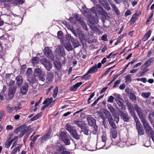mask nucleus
<instances>
[{
  "label": "nucleus",
  "instance_id": "1",
  "mask_svg": "<svg viewBox=\"0 0 154 154\" xmlns=\"http://www.w3.org/2000/svg\"><path fill=\"white\" fill-rule=\"evenodd\" d=\"M91 11L93 15L91 14L90 11L86 8L83 10V13L88 20L89 25L92 30H95L97 29L96 24L98 23L99 19V17L97 16V12L100 15L103 16L105 19L107 16V14L102 6L98 4H97L95 7H92L91 9Z\"/></svg>",
  "mask_w": 154,
  "mask_h": 154
},
{
  "label": "nucleus",
  "instance_id": "2",
  "mask_svg": "<svg viewBox=\"0 0 154 154\" xmlns=\"http://www.w3.org/2000/svg\"><path fill=\"white\" fill-rule=\"evenodd\" d=\"M72 17L69 18V20L71 23L76 26H78V22L80 24L82 28L86 30H87L88 29L87 25L84 22V20L79 14L77 13H74L72 14Z\"/></svg>",
  "mask_w": 154,
  "mask_h": 154
},
{
  "label": "nucleus",
  "instance_id": "3",
  "mask_svg": "<svg viewBox=\"0 0 154 154\" xmlns=\"http://www.w3.org/2000/svg\"><path fill=\"white\" fill-rule=\"evenodd\" d=\"M41 63L43 65L45 68L48 71H50L52 68V62L49 60L45 58H42L40 60Z\"/></svg>",
  "mask_w": 154,
  "mask_h": 154
},
{
  "label": "nucleus",
  "instance_id": "4",
  "mask_svg": "<svg viewBox=\"0 0 154 154\" xmlns=\"http://www.w3.org/2000/svg\"><path fill=\"white\" fill-rule=\"evenodd\" d=\"M21 108V107L19 106L14 107L10 106V104H8L7 105V112L10 114H14Z\"/></svg>",
  "mask_w": 154,
  "mask_h": 154
},
{
  "label": "nucleus",
  "instance_id": "5",
  "mask_svg": "<svg viewBox=\"0 0 154 154\" xmlns=\"http://www.w3.org/2000/svg\"><path fill=\"white\" fill-rule=\"evenodd\" d=\"M60 139L62 140L66 145H69L70 144V141L66 132H62L60 135Z\"/></svg>",
  "mask_w": 154,
  "mask_h": 154
},
{
  "label": "nucleus",
  "instance_id": "6",
  "mask_svg": "<svg viewBox=\"0 0 154 154\" xmlns=\"http://www.w3.org/2000/svg\"><path fill=\"white\" fill-rule=\"evenodd\" d=\"M26 131V128L24 126H20L17 128L14 131V132L17 134L19 133V136L20 137H23Z\"/></svg>",
  "mask_w": 154,
  "mask_h": 154
},
{
  "label": "nucleus",
  "instance_id": "7",
  "mask_svg": "<svg viewBox=\"0 0 154 154\" xmlns=\"http://www.w3.org/2000/svg\"><path fill=\"white\" fill-rule=\"evenodd\" d=\"M55 53L60 57H64L66 55L65 52L63 47L60 46L57 47L55 50Z\"/></svg>",
  "mask_w": 154,
  "mask_h": 154
},
{
  "label": "nucleus",
  "instance_id": "8",
  "mask_svg": "<svg viewBox=\"0 0 154 154\" xmlns=\"http://www.w3.org/2000/svg\"><path fill=\"white\" fill-rule=\"evenodd\" d=\"M44 54L49 59L53 60L54 56L51 50L48 47H46L44 50Z\"/></svg>",
  "mask_w": 154,
  "mask_h": 154
},
{
  "label": "nucleus",
  "instance_id": "9",
  "mask_svg": "<svg viewBox=\"0 0 154 154\" xmlns=\"http://www.w3.org/2000/svg\"><path fill=\"white\" fill-rule=\"evenodd\" d=\"M134 108L140 119L145 117L143 114V111L141 109L140 107L136 104L134 105Z\"/></svg>",
  "mask_w": 154,
  "mask_h": 154
},
{
  "label": "nucleus",
  "instance_id": "10",
  "mask_svg": "<svg viewBox=\"0 0 154 154\" xmlns=\"http://www.w3.org/2000/svg\"><path fill=\"white\" fill-rule=\"evenodd\" d=\"M11 74H6L5 76L6 79V82L7 84L9 86V88L15 87L14 86V81L11 79Z\"/></svg>",
  "mask_w": 154,
  "mask_h": 154
},
{
  "label": "nucleus",
  "instance_id": "11",
  "mask_svg": "<svg viewBox=\"0 0 154 154\" xmlns=\"http://www.w3.org/2000/svg\"><path fill=\"white\" fill-rule=\"evenodd\" d=\"M61 42L64 45L65 48L68 51H71L73 49L72 46L70 44V42L69 41H63L62 40H60Z\"/></svg>",
  "mask_w": 154,
  "mask_h": 154
},
{
  "label": "nucleus",
  "instance_id": "12",
  "mask_svg": "<svg viewBox=\"0 0 154 154\" xmlns=\"http://www.w3.org/2000/svg\"><path fill=\"white\" fill-rule=\"evenodd\" d=\"M28 85L27 83H24L23 85L20 88V92L21 94L23 95L26 94L28 91Z\"/></svg>",
  "mask_w": 154,
  "mask_h": 154
},
{
  "label": "nucleus",
  "instance_id": "13",
  "mask_svg": "<svg viewBox=\"0 0 154 154\" xmlns=\"http://www.w3.org/2000/svg\"><path fill=\"white\" fill-rule=\"evenodd\" d=\"M98 70L96 66H94L90 68L88 70L87 73L83 77L85 78H86L89 74H93L96 72Z\"/></svg>",
  "mask_w": 154,
  "mask_h": 154
},
{
  "label": "nucleus",
  "instance_id": "14",
  "mask_svg": "<svg viewBox=\"0 0 154 154\" xmlns=\"http://www.w3.org/2000/svg\"><path fill=\"white\" fill-rule=\"evenodd\" d=\"M119 113L121 118L125 122H128L129 121L130 118L127 113H124L121 111H119Z\"/></svg>",
  "mask_w": 154,
  "mask_h": 154
},
{
  "label": "nucleus",
  "instance_id": "15",
  "mask_svg": "<svg viewBox=\"0 0 154 154\" xmlns=\"http://www.w3.org/2000/svg\"><path fill=\"white\" fill-rule=\"evenodd\" d=\"M87 119L88 122V124L90 126L94 125L95 124L96 120L91 116H88Z\"/></svg>",
  "mask_w": 154,
  "mask_h": 154
},
{
  "label": "nucleus",
  "instance_id": "16",
  "mask_svg": "<svg viewBox=\"0 0 154 154\" xmlns=\"http://www.w3.org/2000/svg\"><path fill=\"white\" fill-rule=\"evenodd\" d=\"M136 128L137 130L138 135H143L144 134V131L141 124L136 125Z\"/></svg>",
  "mask_w": 154,
  "mask_h": 154
},
{
  "label": "nucleus",
  "instance_id": "17",
  "mask_svg": "<svg viewBox=\"0 0 154 154\" xmlns=\"http://www.w3.org/2000/svg\"><path fill=\"white\" fill-rule=\"evenodd\" d=\"M54 78V74L53 72H48L46 79V81L50 82L53 80Z\"/></svg>",
  "mask_w": 154,
  "mask_h": 154
},
{
  "label": "nucleus",
  "instance_id": "18",
  "mask_svg": "<svg viewBox=\"0 0 154 154\" xmlns=\"http://www.w3.org/2000/svg\"><path fill=\"white\" fill-rule=\"evenodd\" d=\"M103 113L105 114L106 118L107 119L108 121L112 120V116L108 110L106 109H104L103 111Z\"/></svg>",
  "mask_w": 154,
  "mask_h": 154
},
{
  "label": "nucleus",
  "instance_id": "19",
  "mask_svg": "<svg viewBox=\"0 0 154 154\" xmlns=\"http://www.w3.org/2000/svg\"><path fill=\"white\" fill-rule=\"evenodd\" d=\"M16 90V88L15 87L9 88L8 95L10 97H13L15 93Z\"/></svg>",
  "mask_w": 154,
  "mask_h": 154
},
{
  "label": "nucleus",
  "instance_id": "20",
  "mask_svg": "<svg viewBox=\"0 0 154 154\" xmlns=\"http://www.w3.org/2000/svg\"><path fill=\"white\" fill-rule=\"evenodd\" d=\"M82 84V82H78L74 85L72 86L70 88V90L72 91H75L77 90V88L79 87Z\"/></svg>",
  "mask_w": 154,
  "mask_h": 154
},
{
  "label": "nucleus",
  "instance_id": "21",
  "mask_svg": "<svg viewBox=\"0 0 154 154\" xmlns=\"http://www.w3.org/2000/svg\"><path fill=\"white\" fill-rule=\"evenodd\" d=\"M72 136L76 140H79L80 139V136L77 134L76 131L75 129L70 133Z\"/></svg>",
  "mask_w": 154,
  "mask_h": 154
},
{
  "label": "nucleus",
  "instance_id": "22",
  "mask_svg": "<svg viewBox=\"0 0 154 154\" xmlns=\"http://www.w3.org/2000/svg\"><path fill=\"white\" fill-rule=\"evenodd\" d=\"M42 70L40 68H37L35 69L34 74L35 76L38 77L42 75Z\"/></svg>",
  "mask_w": 154,
  "mask_h": 154
},
{
  "label": "nucleus",
  "instance_id": "23",
  "mask_svg": "<svg viewBox=\"0 0 154 154\" xmlns=\"http://www.w3.org/2000/svg\"><path fill=\"white\" fill-rule=\"evenodd\" d=\"M54 101H53V98L52 97L46 98L45 100L44 101L43 103V104H46L48 106L51 104L52 102H54Z\"/></svg>",
  "mask_w": 154,
  "mask_h": 154
},
{
  "label": "nucleus",
  "instance_id": "24",
  "mask_svg": "<svg viewBox=\"0 0 154 154\" xmlns=\"http://www.w3.org/2000/svg\"><path fill=\"white\" fill-rule=\"evenodd\" d=\"M24 0H10L8 2H10L13 4L20 5L24 3Z\"/></svg>",
  "mask_w": 154,
  "mask_h": 154
},
{
  "label": "nucleus",
  "instance_id": "25",
  "mask_svg": "<svg viewBox=\"0 0 154 154\" xmlns=\"http://www.w3.org/2000/svg\"><path fill=\"white\" fill-rule=\"evenodd\" d=\"M102 142L101 141L99 142H97V144H96V148L97 149H101V148H103L105 149H107L110 147V146H106V148H104V146H102V144L103 143H102Z\"/></svg>",
  "mask_w": 154,
  "mask_h": 154
},
{
  "label": "nucleus",
  "instance_id": "26",
  "mask_svg": "<svg viewBox=\"0 0 154 154\" xmlns=\"http://www.w3.org/2000/svg\"><path fill=\"white\" fill-rule=\"evenodd\" d=\"M154 61V57L149 58L147 60L145 63L144 64L147 66L149 67L151 65V64Z\"/></svg>",
  "mask_w": 154,
  "mask_h": 154
},
{
  "label": "nucleus",
  "instance_id": "27",
  "mask_svg": "<svg viewBox=\"0 0 154 154\" xmlns=\"http://www.w3.org/2000/svg\"><path fill=\"white\" fill-rule=\"evenodd\" d=\"M17 84L18 86H20L23 83L22 77L20 75L17 76L16 78Z\"/></svg>",
  "mask_w": 154,
  "mask_h": 154
},
{
  "label": "nucleus",
  "instance_id": "28",
  "mask_svg": "<svg viewBox=\"0 0 154 154\" xmlns=\"http://www.w3.org/2000/svg\"><path fill=\"white\" fill-rule=\"evenodd\" d=\"M71 42L74 48L78 47L80 45L79 41L76 39H73L71 40Z\"/></svg>",
  "mask_w": 154,
  "mask_h": 154
},
{
  "label": "nucleus",
  "instance_id": "29",
  "mask_svg": "<svg viewBox=\"0 0 154 154\" xmlns=\"http://www.w3.org/2000/svg\"><path fill=\"white\" fill-rule=\"evenodd\" d=\"M32 64L33 65L38 66L39 63V58L37 57H35L32 59Z\"/></svg>",
  "mask_w": 154,
  "mask_h": 154
},
{
  "label": "nucleus",
  "instance_id": "30",
  "mask_svg": "<svg viewBox=\"0 0 154 154\" xmlns=\"http://www.w3.org/2000/svg\"><path fill=\"white\" fill-rule=\"evenodd\" d=\"M101 138L102 142V143H103V144H102V146H107V143H106L107 138L106 137V135L105 134H103Z\"/></svg>",
  "mask_w": 154,
  "mask_h": 154
},
{
  "label": "nucleus",
  "instance_id": "31",
  "mask_svg": "<svg viewBox=\"0 0 154 154\" xmlns=\"http://www.w3.org/2000/svg\"><path fill=\"white\" fill-rule=\"evenodd\" d=\"M50 135V133L48 132L43 136L42 137L41 141L43 143L45 141L49 138Z\"/></svg>",
  "mask_w": 154,
  "mask_h": 154
},
{
  "label": "nucleus",
  "instance_id": "32",
  "mask_svg": "<svg viewBox=\"0 0 154 154\" xmlns=\"http://www.w3.org/2000/svg\"><path fill=\"white\" fill-rule=\"evenodd\" d=\"M66 130H67L70 133L73 131V130L75 129H74L73 127L70 124H67L66 125Z\"/></svg>",
  "mask_w": 154,
  "mask_h": 154
},
{
  "label": "nucleus",
  "instance_id": "33",
  "mask_svg": "<svg viewBox=\"0 0 154 154\" xmlns=\"http://www.w3.org/2000/svg\"><path fill=\"white\" fill-rule=\"evenodd\" d=\"M140 119L143 124V125L144 128L150 126L146 121L145 117L141 119Z\"/></svg>",
  "mask_w": 154,
  "mask_h": 154
},
{
  "label": "nucleus",
  "instance_id": "34",
  "mask_svg": "<svg viewBox=\"0 0 154 154\" xmlns=\"http://www.w3.org/2000/svg\"><path fill=\"white\" fill-rule=\"evenodd\" d=\"M54 64L57 69H59L61 66L60 62L59 60H56L54 61Z\"/></svg>",
  "mask_w": 154,
  "mask_h": 154
},
{
  "label": "nucleus",
  "instance_id": "35",
  "mask_svg": "<svg viewBox=\"0 0 154 154\" xmlns=\"http://www.w3.org/2000/svg\"><path fill=\"white\" fill-rule=\"evenodd\" d=\"M125 82L128 83L131 82L132 79L131 77V75L128 74L125 77Z\"/></svg>",
  "mask_w": 154,
  "mask_h": 154
},
{
  "label": "nucleus",
  "instance_id": "36",
  "mask_svg": "<svg viewBox=\"0 0 154 154\" xmlns=\"http://www.w3.org/2000/svg\"><path fill=\"white\" fill-rule=\"evenodd\" d=\"M107 107L112 115L115 114L116 112V110L111 105L108 104Z\"/></svg>",
  "mask_w": 154,
  "mask_h": 154
},
{
  "label": "nucleus",
  "instance_id": "37",
  "mask_svg": "<svg viewBox=\"0 0 154 154\" xmlns=\"http://www.w3.org/2000/svg\"><path fill=\"white\" fill-rule=\"evenodd\" d=\"M58 92V87H56L54 90L52 96L54 98H55L57 96V94Z\"/></svg>",
  "mask_w": 154,
  "mask_h": 154
},
{
  "label": "nucleus",
  "instance_id": "38",
  "mask_svg": "<svg viewBox=\"0 0 154 154\" xmlns=\"http://www.w3.org/2000/svg\"><path fill=\"white\" fill-rule=\"evenodd\" d=\"M111 133L112 137L114 139L115 138L117 134V131L115 129H112L111 130Z\"/></svg>",
  "mask_w": 154,
  "mask_h": 154
},
{
  "label": "nucleus",
  "instance_id": "39",
  "mask_svg": "<svg viewBox=\"0 0 154 154\" xmlns=\"http://www.w3.org/2000/svg\"><path fill=\"white\" fill-rule=\"evenodd\" d=\"M74 123L79 127L82 128L83 127L82 122L79 121H74Z\"/></svg>",
  "mask_w": 154,
  "mask_h": 154
},
{
  "label": "nucleus",
  "instance_id": "40",
  "mask_svg": "<svg viewBox=\"0 0 154 154\" xmlns=\"http://www.w3.org/2000/svg\"><path fill=\"white\" fill-rule=\"evenodd\" d=\"M148 67L144 64L141 66V69L143 71L147 72L149 70V69L147 68Z\"/></svg>",
  "mask_w": 154,
  "mask_h": 154
},
{
  "label": "nucleus",
  "instance_id": "41",
  "mask_svg": "<svg viewBox=\"0 0 154 154\" xmlns=\"http://www.w3.org/2000/svg\"><path fill=\"white\" fill-rule=\"evenodd\" d=\"M150 95V93L149 92L142 93L141 94V96L143 97L146 98H148Z\"/></svg>",
  "mask_w": 154,
  "mask_h": 154
},
{
  "label": "nucleus",
  "instance_id": "42",
  "mask_svg": "<svg viewBox=\"0 0 154 154\" xmlns=\"http://www.w3.org/2000/svg\"><path fill=\"white\" fill-rule=\"evenodd\" d=\"M12 142L13 140H8L5 143V147L7 148H8L11 145Z\"/></svg>",
  "mask_w": 154,
  "mask_h": 154
},
{
  "label": "nucleus",
  "instance_id": "43",
  "mask_svg": "<svg viewBox=\"0 0 154 154\" xmlns=\"http://www.w3.org/2000/svg\"><path fill=\"white\" fill-rule=\"evenodd\" d=\"M133 118L134 119L135 122V123H136V125H139L140 124V122H139L138 119L137 118V117L135 115V114L134 115L132 116Z\"/></svg>",
  "mask_w": 154,
  "mask_h": 154
},
{
  "label": "nucleus",
  "instance_id": "44",
  "mask_svg": "<svg viewBox=\"0 0 154 154\" xmlns=\"http://www.w3.org/2000/svg\"><path fill=\"white\" fill-rule=\"evenodd\" d=\"M133 118L134 119L135 122V123H136V125H139L140 124V122H139L138 119L137 118V117L135 115V114L134 115L132 116Z\"/></svg>",
  "mask_w": 154,
  "mask_h": 154
},
{
  "label": "nucleus",
  "instance_id": "45",
  "mask_svg": "<svg viewBox=\"0 0 154 154\" xmlns=\"http://www.w3.org/2000/svg\"><path fill=\"white\" fill-rule=\"evenodd\" d=\"M146 133L148 136H151V137L154 136V131L152 129L149 131L148 132H146Z\"/></svg>",
  "mask_w": 154,
  "mask_h": 154
},
{
  "label": "nucleus",
  "instance_id": "46",
  "mask_svg": "<svg viewBox=\"0 0 154 154\" xmlns=\"http://www.w3.org/2000/svg\"><path fill=\"white\" fill-rule=\"evenodd\" d=\"M136 14H134L132 17L131 18V23L132 24L134 23L136 21L137 19V18H136Z\"/></svg>",
  "mask_w": 154,
  "mask_h": 154
},
{
  "label": "nucleus",
  "instance_id": "47",
  "mask_svg": "<svg viewBox=\"0 0 154 154\" xmlns=\"http://www.w3.org/2000/svg\"><path fill=\"white\" fill-rule=\"evenodd\" d=\"M98 116L101 119H103V121H104L105 119V118L104 117L103 113L99 112L98 113Z\"/></svg>",
  "mask_w": 154,
  "mask_h": 154
},
{
  "label": "nucleus",
  "instance_id": "48",
  "mask_svg": "<svg viewBox=\"0 0 154 154\" xmlns=\"http://www.w3.org/2000/svg\"><path fill=\"white\" fill-rule=\"evenodd\" d=\"M104 8L107 10H109L110 9V8L109 5V4L107 3V2L106 1V2L105 3H104L103 4H101Z\"/></svg>",
  "mask_w": 154,
  "mask_h": 154
},
{
  "label": "nucleus",
  "instance_id": "49",
  "mask_svg": "<svg viewBox=\"0 0 154 154\" xmlns=\"http://www.w3.org/2000/svg\"><path fill=\"white\" fill-rule=\"evenodd\" d=\"M113 121V120L112 119V120H110L109 121V124L112 127V129H115L116 128V127Z\"/></svg>",
  "mask_w": 154,
  "mask_h": 154
},
{
  "label": "nucleus",
  "instance_id": "50",
  "mask_svg": "<svg viewBox=\"0 0 154 154\" xmlns=\"http://www.w3.org/2000/svg\"><path fill=\"white\" fill-rule=\"evenodd\" d=\"M130 99L132 101L136 100V97L135 95L133 93H131L130 96Z\"/></svg>",
  "mask_w": 154,
  "mask_h": 154
},
{
  "label": "nucleus",
  "instance_id": "51",
  "mask_svg": "<svg viewBox=\"0 0 154 154\" xmlns=\"http://www.w3.org/2000/svg\"><path fill=\"white\" fill-rule=\"evenodd\" d=\"M41 116V115L40 113H38L32 118L31 119V120L32 121L38 119Z\"/></svg>",
  "mask_w": 154,
  "mask_h": 154
},
{
  "label": "nucleus",
  "instance_id": "52",
  "mask_svg": "<svg viewBox=\"0 0 154 154\" xmlns=\"http://www.w3.org/2000/svg\"><path fill=\"white\" fill-rule=\"evenodd\" d=\"M113 95L115 97L116 100L121 99V96L119 94L115 93L113 94Z\"/></svg>",
  "mask_w": 154,
  "mask_h": 154
},
{
  "label": "nucleus",
  "instance_id": "53",
  "mask_svg": "<svg viewBox=\"0 0 154 154\" xmlns=\"http://www.w3.org/2000/svg\"><path fill=\"white\" fill-rule=\"evenodd\" d=\"M32 72L31 68H29L26 72V74L27 76L29 77L32 74Z\"/></svg>",
  "mask_w": 154,
  "mask_h": 154
},
{
  "label": "nucleus",
  "instance_id": "54",
  "mask_svg": "<svg viewBox=\"0 0 154 154\" xmlns=\"http://www.w3.org/2000/svg\"><path fill=\"white\" fill-rule=\"evenodd\" d=\"M66 39H67V40L66 41H69L70 40L71 41V40H72L74 39L72 38V37L69 34H67L66 35Z\"/></svg>",
  "mask_w": 154,
  "mask_h": 154
},
{
  "label": "nucleus",
  "instance_id": "55",
  "mask_svg": "<svg viewBox=\"0 0 154 154\" xmlns=\"http://www.w3.org/2000/svg\"><path fill=\"white\" fill-rule=\"evenodd\" d=\"M20 149V148L19 146H17L16 147H15L14 148L13 150H12V152L13 153H14V154H15L16 152L17 151H19Z\"/></svg>",
  "mask_w": 154,
  "mask_h": 154
},
{
  "label": "nucleus",
  "instance_id": "56",
  "mask_svg": "<svg viewBox=\"0 0 154 154\" xmlns=\"http://www.w3.org/2000/svg\"><path fill=\"white\" fill-rule=\"evenodd\" d=\"M137 80L139 81H141L143 83H146L147 81L146 79L145 78H137Z\"/></svg>",
  "mask_w": 154,
  "mask_h": 154
},
{
  "label": "nucleus",
  "instance_id": "57",
  "mask_svg": "<svg viewBox=\"0 0 154 154\" xmlns=\"http://www.w3.org/2000/svg\"><path fill=\"white\" fill-rule=\"evenodd\" d=\"M114 98L112 96H110L107 100V101L109 102L112 103L113 102Z\"/></svg>",
  "mask_w": 154,
  "mask_h": 154
},
{
  "label": "nucleus",
  "instance_id": "58",
  "mask_svg": "<svg viewBox=\"0 0 154 154\" xmlns=\"http://www.w3.org/2000/svg\"><path fill=\"white\" fill-rule=\"evenodd\" d=\"M63 35V33L61 31H58L57 32V37L59 39H61Z\"/></svg>",
  "mask_w": 154,
  "mask_h": 154
},
{
  "label": "nucleus",
  "instance_id": "59",
  "mask_svg": "<svg viewBox=\"0 0 154 154\" xmlns=\"http://www.w3.org/2000/svg\"><path fill=\"white\" fill-rule=\"evenodd\" d=\"M151 33H152V31L151 30H149L145 34V35H146V36H147V37H148V38H149L150 37V36L151 35Z\"/></svg>",
  "mask_w": 154,
  "mask_h": 154
},
{
  "label": "nucleus",
  "instance_id": "60",
  "mask_svg": "<svg viewBox=\"0 0 154 154\" xmlns=\"http://www.w3.org/2000/svg\"><path fill=\"white\" fill-rule=\"evenodd\" d=\"M154 117V112H152L150 113L148 116V118L150 120H151L152 119V117Z\"/></svg>",
  "mask_w": 154,
  "mask_h": 154
},
{
  "label": "nucleus",
  "instance_id": "61",
  "mask_svg": "<svg viewBox=\"0 0 154 154\" xmlns=\"http://www.w3.org/2000/svg\"><path fill=\"white\" fill-rule=\"evenodd\" d=\"M127 107L129 110L133 109V105H132L130 103H127Z\"/></svg>",
  "mask_w": 154,
  "mask_h": 154
},
{
  "label": "nucleus",
  "instance_id": "62",
  "mask_svg": "<svg viewBox=\"0 0 154 154\" xmlns=\"http://www.w3.org/2000/svg\"><path fill=\"white\" fill-rule=\"evenodd\" d=\"M102 39L104 41H106L107 40V35L106 34L103 35L102 37Z\"/></svg>",
  "mask_w": 154,
  "mask_h": 154
},
{
  "label": "nucleus",
  "instance_id": "63",
  "mask_svg": "<svg viewBox=\"0 0 154 154\" xmlns=\"http://www.w3.org/2000/svg\"><path fill=\"white\" fill-rule=\"evenodd\" d=\"M125 87V84L123 83L120 85L119 88L120 89L123 90H124Z\"/></svg>",
  "mask_w": 154,
  "mask_h": 154
},
{
  "label": "nucleus",
  "instance_id": "64",
  "mask_svg": "<svg viewBox=\"0 0 154 154\" xmlns=\"http://www.w3.org/2000/svg\"><path fill=\"white\" fill-rule=\"evenodd\" d=\"M131 14V12L129 10H127L125 14V16L130 15Z\"/></svg>",
  "mask_w": 154,
  "mask_h": 154
}]
</instances>
